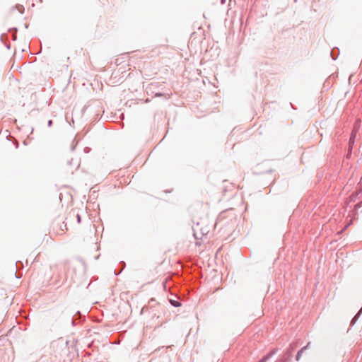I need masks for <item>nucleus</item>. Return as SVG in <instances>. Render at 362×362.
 <instances>
[{"mask_svg": "<svg viewBox=\"0 0 362 362\" xmlns=\"http://www.w3.org/2000/svg\"><path fill=\"white\" fill-rule=\"evenodd\" d=\"M298 346V341H293L290 345L289 347L287 349L286 352L284 353V355L287 356L289 358H291L293 351L297 348Z\"/></svg>", "mask_w": 362, "mask_h": 362, "instance_id": "f257e3e1", "label": "nucleus"}, {"mask_svg": "<svg viewBox=\"0 0 362 362\" xmlns=\"http://www.w3.org/2000/svg\"><path fill=\"white\" fill-rule=\"evenodd\" d=\"M290 361H291V358H289L287 356L284 354L282 358L277 360L276 362H290Z\"/></svg>", "mask_w": 362, "mask_h": 362, "instance_id": "f03ea898", "label": "nucleus"}, {"mask_svg": "<svg viewBox=\"0 0 362 362\" xmlns=\"http://www.w3.org/2000/svg\"><path fill=\"white\" fill-rule=\"evenodd\" d=\"M170 303L173 306H174L175 308L181 306V303L178 300H175L171 299V300H170Z\"/></svg>", "mask_w": 362, "mask_h": 362, "instance_id": "7ed1b4c3", "label": "nucleus"}, {"mask_svg": "<svg viewBox=\"0 0 362 362\" xmlns=\"http://www.w3.org/2000/svg\"><path fill=\"white\" fill-rule=\"evenodd\" d=\"M170 95H171V94H170V93H156L155 95H156V97L164 96L165 99H168V98H170Z\"/></svg>", "mask_w": 362, "mask_h": 362, "instance_id": "20e7f679", "label": "nucleus"}, {"mask_svg": "<svg viewBox=\"0 0 362 362\" xmlns=\"http://www.w3.org/2000/svg\"><path fill=\"white\" fill-rule=\"evenodd\" d=\"M303 352H304V351H303L301 349L298 351V353H297V354H296V360L297 361H300V357H301V356H302V354H303Z\"/></svg>", "mask_w": 362, "mask_h": 362, "instance_id": "39448f33", "label": "nucleus"}, {"mask_svg": "<svg viewBox=\"0 0 362 362\" xmlns=\"http://www.w3.org/2000/svg\"><path fill=\"white\" fill-rule=\"evenodd\" d=\"M335 50H336V51H337V52L339 51V50H338V49H337V48H336V49H333L332 50V52H331V56H332V59H333L334 60H335V59H337V56H335V55H334V51H335Z\"/></svg>", "mask_w": 362, "mask_h": 362, "instance_id": "423d86ee", "label": "nucleus"}, {"mask_svg": "<svg viewBox=\"0 0 362 362\" xmlns=\"http://www.w3.org/2000/svg\"><path fill=\"white\" fill-rule=\"evenodd\" d=\"M17 8L21 13H23L24 12V7L23 6L19 5L17 6Z\"/></svg>", "mask_w": 362, "mask_h": 362, "instance_id": "0eeeda50", "label": "nucleus"}, {"mask_svg": "<svg viewBox=\"0 0 362 362\" xmlns=\"http://www.w3.org/2000/svg\"><path fill=\"white\" fill-rule=\"evenodd\" d=\"M310 345V342H308V343L307 344V345H306V346H303V348H301V349H302L303 351H305L306 349H308L309 348Z\"/></svg>", "mask_w": 362, "mask_h": 362, "instance_id": "6e6552de", "label": "nucleus"}, {"mask_svg": "<svg viewBox=\"0 0 362 362\" xmlns=\"http://www.w3.org/2000/svg\"><path fill=\"white\" fill-rule=\"evenodd\" d=\"M52 124H53L52 120V119H49V120L48 121L47 125H48V127H51V126L52 125Z\"/></svg>", "mask_w": 362, "mask_h": 362, "instance_id": "1a4fd4ad", "label": "nucleus"}, {"mask_svg": "<svg viewBox=\"0 0 362 362\" xmlns=\"http://www.w3.org/2000/svg\"><path fill=\"white\" fill-rule=\"evenodd\" d=\"M156 303V300L154 298H151L149 301H148V304L151 305V303Z\"/></svg>", "mask_w": 362, "mask_h": 362, "instance_id": "9d476101", "label": "nucleus"}, {"mask_svg": "<svg viewBox=\"0 0 362 362\" xmlns=\"http://www.w3.org/2000/svg\"><path fill=\"white\" fill-rule=\"evenodd\" d=\"M77 221L78 223L81 222V216L79 214H77Z\"/></svg>", "mask_w": 362, "mask_h": 362, "instance_id": "9b49d317", "label": "nucleus"}, {"mask_svg": "<svg viewBox=\"0 0 362 362\" xmlns=\"http://www.w3.org/2000/svg\"><path fill=\"white\" fill-rule=\"evenodd\" d=\"M147 309H148V306H144V307H143L141 312H144V310H146Z\"/></svg>", "mask_w": 362, "mask_h": 362, "instance_id": "f8f14e48", "label": "nucleus"}]
</instances>
